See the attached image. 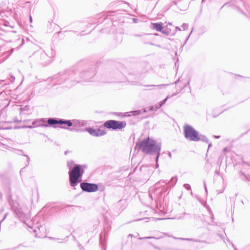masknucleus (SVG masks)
<instances>
[{
	"label": "nucleus",
	"mask_w": 250,
	"mask_h": 250,
	"mask_svg": "<svg viewBox=\"0 0 250 250\" xmlns=\"http://www.w3.org/2000/svg\"><path fill=\"white\" fill-rule=\"evenodd\" d=\"M198 137H199V141H201L204 142H206L207 143H208V140L207 138V137L203 135H200L198 134Z\"/></svg>",
	"instance_id": "nucleus-17"
},
{
	"label": "nucleus",
	"mask_w": 250,
	"mask_h": 250,
	"mask_svg": "<svg viewBox=\"0 0 250 250\" xmlns=\"http://www.w3.org/2000/svg\"><path fill=\"white\" fill-rule=\"evenodd\" d=\"M152 238H155L154 237H146L144 238H140V239H152Z\"/></svg>",
	"instance_id": "nucleus-32"
},
{
	"label": "nucleus",
	"mask_w": 250,
	"mask_h": 250,
	"mask_svg": "<svg viewBox=\"0 0 250 250\" xmlns=\"http://www.w3.org/2000/svg\"><path fill=\"white\" fill-rule=\"evenodd\" d=\"M187 217H190V215L189 213L184 212L183 213L181 216L177 217V219H183Z\"/></svg>",
	"instance_id": "nucleus-22"
},
{
	"label": "nucleus",
	"mask_w": 250,
	"mask_h": 250,
	"mask_svg": "<svg viewBox=\"0 0 250 250\" xmlns=\"http://www.w3.org/2000/svg\"><path fill=\"white\" fill-rule=\"evenodd\" d=\"M235 250H237L236 249H235Z\"/></svg>",
	"instance_id": "nucleus-49"
},
{
	"label": "nucleus",
	"mask_w": 250,
	"mask_h": 250,
	"mask_svg": "<svg viewBox=\"0 0 250 250\" xmlns=\"http://www.w3.org/2000/svg\"><path fill=\"white\" fill-rule=\"evenodd\" d=\"M104 125L105 127L108 129H112L113 130L121 129L125 127L126 123L124 122L111 120L106 121L104 123Z\"/></svg>",
	"instance_id": "nucleus-6"
},
{
	"label": "nucleus",
	"mask_w": 250,
	"mask_h": 250,
	"mask_svg": "<svg viewBox=\"0 0 250 250\" xmlns=\"http://www.w3.org/2000/svg\"><path fill=\"white\" fill-rule=\"evenodd\" d=\"M179 81V79H178V80L177 81L175 82V83H177Z\"/></svg>",
	"instance_id": "nucleus-44"
},
{
	"label": "nucleus",
	"mask_w": 250,
	"mask_h": 250,
	"mask_svg": "<svg viewBox=\"0 0 250 250\" xmlns=\"http://www.w3.org/2000/svg\"><path fill=\"white\" fill-rule=\"evenodd\" d=\"M47 124L49 125H54L57 124L66 125L67 127L72 126V120H66L62 119L50 118L47 120Z\"/></svg>",
	"instance_id": "nucleus-7"
},
{
	"label": "nucleus",
	"mask_w": 250,
	"mask_h": 250,
	"mask_svg": "<svg viewBox=\"0 0 250 250\" xmlns=\"http://www.w3.org/2000/svg\"><path fill=\"white\" fill-rule=\"evenodd\" d=\"M205 0H202V1H204Z\"/></svg>",
	"instance_id": "nucleus-48"
},
{
	"label": "nucleus",
	"mask_w": 250,
	"mask_h": 250,
	"mask_svg": "<svg viewBox=\"0 0 250 250\" xmlns=\"http://www.w3.org/2000/svg\"><path fill=\"white\" fill-rule=\"evenodd\" d=\"M177 239H181L182 240H186V241H193V242H198V240L194 239H190V238H177Z\"/></svg>",
	"instance_id": "nucleus-24"
},
{
	"label": "nucleus",
	"mask_w": 250,
	"mask_h": 250,
	"mask_svg": "<svg viewBox=\"0 0 250 250\" xmlns=\"http://www.w3.org/2000/svg\"><path fill=\"white\" fill-rule=\"evenodd\" d=\"M204 187H205V189L206 192H207V188L205 183H204Z\"/></svg>",
	"instance_id": "nucleus-38"
},
{
	"label": "nucleus",
	"mask_w": 250,
	"mask_h": 250,
	"mask_svg": "<svg viewBox=\"0 0 250 250\" xmlns=\"http://www.w3.org/2000/svg\"><path fill=\"white\" fill-rule=\"evenodd\" d=\"M177 177H173L171 178L170 180L167 183V181L166 180H162L160 181L157 184H167L168 187H173L177 183Z\"/></svg>",
	"instance_id": "nucleus-13"
},
{
	"label": "nucleus",
	"mask_w": 250,
	"mask_h": 250,
	"mask_svg": "<svg viewBox=\"0 0 250 250\" xmlns=\"http://www.w3.org/2000/svg\"><path fill=\"white\" fill-rule=\"evenodd\" d=\"M168 84H158V85H145V86L147 87H157L159 89H161L163 87H165L166 86H167Z\"/></svg>",
	"instance_id": "nucleus-21"
},
{
	"label": "nucleus",
	"mask_w": 250,
	"mask_h": 250,
	"mask_svg": "<svg viewBox=\"0 0 250 250\" xmlns=\"http://www.w3.org/2000/svg\"><path fill=\"white\" fill-rule=\"evenodd\" d=\"M13 27L9 25V22L7 21H2L0 23V30L4 32H7L9 29L12 28Z\"/></svg>",
	"instance_id": "nucleus-14"
},
{
	"label": "nucleus",
	"mask_w": 250,
	"mask_h": 250,
	"mask_svg": "<svg viewBox=\"0 0 250 250\" xmlns=\"http://www.w3.org/2000/svg\"><path fill=\"white\" fill-rule=\"evenodd\" d=\"M74 163L73 161L68 162H67V167L69 168L70 169L72 168V166L73 165Z\"/></svg>",
	"instance_id": "nucleus-25"
},
{
	"label": "nucleus",
	"mask_w": 250,
	"mask_h": 250,
	"mask_svg": "<svg viewBox=\"0 0 250 250\" xmlns=\"http://www.w3.org/2000/svg\"><path fill=\"white\" fill-rule=\"evenodd\" d=\"M11 151L15 153L19 154V155H23L25 157H26L27 158V164L26 166H27L29 164V162H30L29 157H28V155L23 154V152L22 150L12 148Z\"/></svg>",
	"instance_id": "nucleus-15"
},
{
	"label": "nucleus",
	"mask_w": 250,
	"mask_h": 250,
	"mask_svg": "<svg viewBox=\"0 0 250 250\" xmlns=\"http://www.w3.org/2000/svg\"><path fill=\"white\" fill-rule=\"evenodd\" d=\"M13 51L14 49H11L10 51H6L4 47L0 45V63L8 58Z\"/></svg>",
	"instance_id": "nucleus-10"
},
{
	"label": "nucleus",
	"mask_w": 250,
	"mask_h": 250,
	"mask_svg": "<svg viewBox=\"0 0 250 250\" xmlns=\"http://www.w3.org/2000/svg\"><path fill=\"white\" fill-rule=\"evenodd\" d=\"M118 2H119V1L112 2L109 4V6L110 7H112L114 6L115 4H116V3H117Z\"/></svg>",
	"instance_id": "nucleus-28"
},
{
	"label": "nucleus",
	"mask_w": 250,
	"mask_h": 250,
	"mask_svg": "<svg viewBox=\"0 0 250 250\" xmlns=\"http://www.w3.org/2000/svg\"><path fill=\"white\" fill-rule=\"evenodd\" d=\"M157 109H158L156 108V105H155L154 106H152L150 107V108H149V111H156Z\"/></svg>",
	"instance_id": "nucleus-27"
},
{
	"label": "nucleus",
	"mask_w": 250,
	"mask_h": 250,
	"mask_svg": "<svg viewBox=\"0 0 250 250\" xmlns=\"http://www.w3.org/2000/svg\"><path fill=\"white\" fill-rule=\"evenodd\" d=\"M212 146L211 143L208 144V149H209Z\"/></svg>",
	"instance_id": "nucleus-39"
},
{
	"label": "nucleus",
	"mask_w": 250,
	"mask_h": 250,
	"mask_svg": "<svg viewBox=\"0 0 250 250\" xmlns=\"http://www.w3.org/2000/svg\"><path fill=\"white\" fill-rule=\"evenodd\" d=\"M7 213H5V214H4V216L3 218H2V219L1 220V221L0 222V223L1 222H2V221H3V220L6 218V217H7Z\"/></svg>",
	"instance_id": "nucleus-33"
},
{
	"label": "nucleus",
	"mask_w": 250,
	"mask_h": 250,
	"mask_svg": "<svg viewBox=\"0 0 250 250\" xmlns=\"http://www.w3.org/2000/svg\"><path fill=\"white\" fill-rule=\"evenodd\" d=\"M152 28L157 31H162L163 29V24L161 22L152 23Z\"/></svg>",
	"instance_id": "nucleus-16"
},
{
	"label": "nucleus",
	"mask_w": 250,
	"mask_h": 250,
	"mask_svg": "<svg viewBox=\"0 0 250 250\" xmlns=\"http://www.w3.org/2000/svg\"><path fill=\"white\" fill-rule=\"evenodd\" d=\"M82 189L87 192H92L96 191L98 189V185L96 184L88 183L83 182L80 184Z\"/></svg>",
	"instance_id": "nucleus-8"
},
{
	"label": "nucleus",
	"mask_w": 250,
	"mask_h": 250,
	"mask_svg": "<svg viewBox=\"0 0 250 250\" xmlns=\"http://www.w3.org/2000/svg\"><path fill=\"white\" fill-rule=\"evenodd\" d=\"M250 250V244L248 246H247L244 250Z\"/></svg>",
	"instance_id": "nucleus-34"
},
{
	"label": "nucleus",
	"mask_w": 250,
	"mask_h": 250,
	"mask_svg": "<svg viewBox=\"0 0 250 250\" xmlns=\"http://www.w3.org/2000/svg\"><path fill=\"white\" fill-rule=\"evenodd\" d=\"M168 156L170 158H171V153L170 152H168Z\"/></svg>",
	"instance_id": "nucleus-36"
},
{
	"label": "nucleus",
	"mask_w": 250,
	"mask_h": 250,
	"mask_svg": "<svg viewBox=\"0 0 250 250\" xmlns=\"http://www.w3.org/2000/svg\"><path fill=\"white\" fill-rule=\"evenodd\" d=\"M228 242H229V243H230V244L233 246V247H234L233 244H232V243L229 241V240H228Z\"/></svg>",
	"instance_id": "nucleus-42"
},
{
	"label": "nucleus",
	"mask_w": 250,
	"mask_h": 250,
	"mask_svg": "<svg viewBox=\"0 0 250 250\" xmlns=\"http://www.w3.org/2000/svg\"><path fill=\"white\" fill-rule=\"evenodd\" d=\"M95 75L94 70L82 72L80 74L71 70H67L62 74H59L53 77L55 84H60L65 83V86L70 87L76 83L79 82L80 79L89 81Z\"/></svg>",
	"instance_id": "nucleus-1"
},
{
	"label": "nucleus",
	"mask_w": 250,
	"mask_h": 250,
	"mask_svg": "<svg viewBox=\"0 0 250 250\" xmlns=\"http://www.w3.org/2000/svg\"><path fill=\"white\" fill-rule=\"evenodd\" d=\"M105 237V232H102L100 234V243L102 245L104 244V237Z\"/></svg>",
	"instance_id": "nucleus-23"
},
{
	"label": "nucleus",
	"mask_w": 250,
	"mask_h": 250,
	"mask_svg": "<svg viewBox=\"0 0 250 250\" xmlns=\"http://www.w3.org/2000/svg\"><path fill=\"white\" fill-rule=\"evenodd\" d=\"M215 173L216 174H217V175H219V171H218V170H216V171H215Z\"/></svg>",
	"instance_id": "nucleus-37"
},
{
	"label": "nucleus",
	"mask_w": 250,
	"mask_h": 250,
	"mask_svg": "<svg viewBox=\"0 0 250 250\" xmlns=\"http://www.w3.org/2000/svg\"><path fill=\"white\" fill-rule=\"evenodd\" d=\"M146 109H143L142 110H135L131 111V113H132L134 115H138L142 113H146Z\"/></svg>",
	"instance_id": "nucleus-20"
},
{
	"label": "nucleus",
	"mask_w": 250,
	"mask_h": 250,
	"mask_svg": "<svg viewBox=\"0 0 250 250\" xmlns=\"http://www.w3.org/2000/svg\"><path fill=\"white\" fill-rule=\"evenodd\" d=\"M224 150L225 151H227V148H225L224 149Z\"/></svg>",
	"instance_id": "nucleus-46"
},
{
	"label": "nucleus",
	"mask_w": 250,
	"mask_h": 250,
	"mask_svg": "<svg viewBox=\"0 0 250 250\" xmlns=\"http://www.w3.org/2000/svg\"><path fill=\"white\" fill-rule=\"evenodd\" d=\"M61 128H64V129H66V128H67V127H65V126H61Z\"/></svg>",
	"instance_id": "nucleus-43"
},
{
	"label": "nucleus",
	"mask_w": 250,
	"mask_h": 250,
	"mask_svg": "<svg viewBox=\"0 0 250 250\" xmlns=\"http://www.w3.org/2000/svg\"><path fill=\"white\" fill-rule=\"evenodd\" d=\"M162 33L166 35H169V31H166V30H162V31H161Z\"/></svg>",
	"instance_id": "nucleus-30"
},
{
	"label": "nucleus",
	"mask_w": 250,
	"mask_h": 250,
	"mask_svg": "<svg viewBox=\"0 0 250 250\" xmlns=\"http://www.w3.org/2000/svg\"><path fill=\"white\" fill-rule=\"evenodd\" d=\"M214 137L215 138L218 139V138H219L220 137V136H216V135H215V136H214Z\"/></svg>",
	"instance_id": "nucleus-40"
},
{
	"label": "nucleus",
	"mask_w": 250,
	"mask_h": 250,
	"mask_svg": "<svg viewBox=\"0 0 250 250\" xmlns=\"http://www.w3.org/2000/svg\"><path fill=\"white\" fill-rule=\"evenodd\" d=\"M135 36H137V37H140V36H141V35H135Z\"/></svg>",
	"instance_id": "nucleus-47"
},
{
	"label": "nucleus",
	"mask_w": 250,
	"mask_h": 250,
	"mask_svg": "<svg viewBox=\"0 0 250 250\" xmlns=\"http://www.w3.org/2000/svg\"><path fill=\"white\" fill-rule=\"evenodd\" d=\"M85 130L93 136H102L105 134V132L104 131L100 129H95L92 128L88 127L85 128Z\"/></svg>",
	"instance_id": "nucleus-12"
},
{
	"label": "nucleus",
	"mask_w": 250,
	"mask_h": 250,
	"mask_svg": "<svg viewBox=\"0 0 250 250\" xmlns=\"http://www.w3.org/2000/svg\"><path fill=\"white\" fill-rule=\"evenodd\" d=\"M184 134L185 138L190 141H199V132L192 126L186 125L184 126Z\"/></svg>",
	"instance_id": "nucleus-4"
},
{
	"label": "nucleus",
	"mask_w": 250,
	"mask_h": 250,
	"mask_svg": "<svg viewBox=\"0 0 250 250\" xmlns=\"http://www.w3.org/2000/svg\"><path fill=\"white\" fill-rule=\"evenodd\" d=\"M12 210L15 212V214L19 217V218L22 220L25 224L27 225L29 228H31L32 227L29 223H26V221L30 218V216L28 214H25L21 208L19 207V205L17 204H14L11 206Z\"/></svg>",
	"instance_id": "nucleus-5"
},
{
	"label": "nucleus",
	"mask_w": 250,
	"mask_h": 250,
	"mask_svg": "<svg viewBox=\"0 0 250 250\" xmlns=\"http://www.w3.org/2000/svg\"><path fill=\"white\" fill-rule=\"evenodd\" d=\"M136 21V19H133V21H134V22H135V21Z\"/></svg>",
	"instance_id": "nucleus-45"
},
{
	"label": "nucleus",
	"mask_w": 250,
	"mask_h": 250,
	"mask_svg": "<svg viewBox=\"0 0 250 250\" xmlns=\"http://www.w3.org/2000/svg\"><path fill=\"white\" fill-rule=\"evenodd\" d=\"M125 201H123V200H120L118 203H117V206H119L121 205H122L123 203H125Z\"/></svg>",
	"instance_id": "nucleus-29"
},
{
	"label": "nucleus",
	"mask_w": 250,
	"mask_h": 250,
	"mask_svg": "<svg viewBox=\"0 0 250 250\" xmlns=\"http://www.w3.org/2000/svg\"><path fill=\"white\" fill-rule=\"evenodd\" d=\"M37 54H41V59L43 60H44L46 59L47 56L45 52L42 50H40L36 52Z\"/></svg>",
	"instance_id": "nucleus-18"
},
{
	"label": "nucleus",
	"mask_w": 250,
	"mask_h": 250,
	"mask_svg": "<svg viewBox=\"0 0 250 250\" xmlns=\"http://www.w3.org/2000/svg\"><path fill=\"white\" fill-rule=\"evenodd\" d=\"M176 29L177 30H178V31H181V28H179V27H178V26L176 27Z\"/></svg>",
	"instance_id": "nucleus-35"
},
{
	"label": "nucleus",
	"mask_w": 250,
	"mask_h": 250,
	"mask_svg": "<svg viewBox=\"0 0 250 250\" xmlns=\"http://www.w3.org/2000/svg\"><path fill=\"white\" fill-rule=\"evenodd\" d=\"M47 120L46 121L44 118H41L37 119L32 122V126H28L27 127L32 128L33 127H39V126H44L48 127L49 125L48 124H46Z\"/></svg>",
	"instance_id": "nucleus-11"
},
{
	"label": "nucleus",
	"mask_w": 250,
	"mask_h": 250,
	"mask_svg": "<svg viewBox=\"0 0 250 250\" xmlns=\"http://www.w3.org/2000/svg\"><path fill=\"white\" fill-rule=\"evenodd\" d=\"M168 98V96H167L166 98H165L163 101L160 102L158 104L156 105V108L159 109L163 104H164L167 102V99Z\"/></svg>",
	"instance_id": "nucleus-19"
},
{
	"label": "nucleus",
	"mask_w": 250,
	"mask_h": 250,
	"mask_svg": "<svg viewBox=\"0 0 250 250\" xmlns=\"http://www.w3.org/2000/svg\"><path fill=\"white\" fill-rule=\"evenodd\" d=\"M188 27V25L187 23H183L182 25V28H183V29L184 30L187 29Z\"/></svg>",
	"instance_id": "nucleus-26"
},
{
	"label": "nucleus",
	"mask_w": 250,
	"mask_h": 250,
	"mask_svg": "<svg viewBox=\"0 0 250 250\" xmlns=\"http://www.w3.org/2000/svg\"><path fill=\"white\" fill-rule=\"evenodd\" d=\"M184 186L185 187V188H187V189H190V186L188 184H185L184 185Z\"/></svg>",
	"instance_id": "nucleus-31"
},
{
	"label": "nucleus",
	"mask_w": 250,
	"mask_h": 250,
	"mask_svg": "<svg viewBox=\"0 0 250 250\" xmlns=\"http://www.w3.org/2000/svg\"><path fill=\"white\" fill-rule=\"evenodd\" d=\"M136 146L146 154H157L156 161L157 163L160 155L161 146L160 145L156 144L155 140L148 137L142 141L137 143Z\"/></svg>",
	"instance_id": "nucleus-2"
},
{
	"label": "nucleus",
	"mask_w": 250,
	"mask_h": 250,
	"mask_svg": "<svg viewBox=\"0 0 250 250\" xmlns=\"http://www.w3.org/2000/svg\"><path fill=\"white\" fill-rule=\"evenodd\" d=\"M88 125V121L83 120H72V126L73 127L70 129V131H79V128Z\"/></svg>",
	"instance_id": "nucleus-9"
},
{
	"label": "nucleus",
	"mask_w": 250,
	"mask_h": 250,
	"mask_svg": "<svg viewBox=\"0 0 250 250\" xmlns=\"http://www.w3.org/2000/svg\"><path fill=\"white\" fill-rule=\"evenodd\" d=\"M82 166L75 165L74 167L68 172L69 182L71 187H76L81 181V178L83 174V170L82 169Z\"/></svg>",
	"instance_id": "nucleus-3"
},
{
	"label": "nucleus",
	"mask_w": 250,
	"mask_h": 250,
	"mask_svg": "<svg viewBox=\"0 0 250 250\" xmlns=\"http://www.w3.org/2000/svg\"><path fill=\"white\" fill-rule=\"evenodd\" d=\"M30 22H32V17L31 15L30 16Z\"/></svg>",
	"instance_id": "nucleus-41"
}]
</instances>
